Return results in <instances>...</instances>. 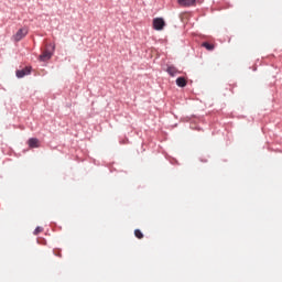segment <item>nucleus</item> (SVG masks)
Instances as JSON below:
<instances>
[{"label": "nucleus", "instance_id": "obj_11", "mask_svg": "<svg viewBox=\"0 0 282 282\" xmlns=\"http://www.w3.org/2000/svg\"><path fill=\"white\" fill-rule=\"evenodd\" d=\"M43 232V227H36L33 235H41Z\"/></svg>", "mask_w": 282, "mask_h": 282}, {"label": "nucleus", "instance_id": "obj_6", "mask_svg": "<svg viewBox=\"0 0 282 282\" xmlns=\"http://www.w3.org/2000/svg\"><path fill=\"white\" fill-rule=\"evenodd\" d=\"M167 74L171 76H177V74H182L175 66H169L166 68Z\"/></svg>", "mask_w": 282, "mask_h": 282}, {"label": "nucleus", "instance_id": "obj_10", "mask_svg": "<svg viewBox=\"0 0 282 282\" xmlns=\"http://www.w3.org/2000/svg\"><path fill=\"white\" fill-rule=\"evenodd\" d=\"M134 236L137 237V239H144V234H142L140 229L134 230Z\"/></svg>", "mask_w": 282, "mask_h": 282}, {"label": "nucleus", "instance_id": "obj_3", "mask_svg": "<svg viewBox=\"0 0 282 282\" xmlns=\"http://www.w3.org/2000/svg\"><path fill=\"white\" fill-rule=\"evenodd\" d=\"M32 72V67L26 66L25 68L21 70H17V77L18 78H23V76L30 75Z\"/></svg>", "mask_w": 282, "mask_h": 282}, {"label": "nucleus", "instance_id": "obj_9", "mask_svg": "<svg viewBox=\"0 0 282 282\" xmlns=\"http://www.w3.org/2000/svg\"><path fill=\"white\" fill-rule=\"evenodd\" d=\"M203 47H206L208 52H213V50H215V45L214 44H210L208 42H204L202 44Z\"/></svg>", "mask_w": 282, "mask_h": 282}, {"label": "nucleus", "instance_id": "obj_8", "mask_svg": "<svg viewBox=\"0 0 282 282\" xmlns=\"http://www.w3.org/2000/svg\"><path fill=\"white\" fill-rule=\"evenodd\" d=\"M29 147H30L31 149H39V139H36V138H31V139L29 140Z\"/></svg>", "mask_w": 282, "mask_h": 282}, {"label": "nucleus", "instance_id": "obj_7", "mask_svg": "<svg viewBox=\"0 0 282 282\" xmlns=\"http://www.w3.org/2000/svg\"><path fill=\"white\" fill-rule=\"evenodd\" d=\"M176 85L177 87H186V85H188V82L185 77H178L176 78Z\"/></svg>", "mask_w": 282, "mask_h": 282}, {"label": "nucleus", "instance_id": "obj_2", "mask_svg": "<svg viewBox=\"0 0 282 282\" xmlns=\"http://www.w3.org/2000/svg\"><path fill=\"white\" fill-rule=\"evenodd\" d=\"M164 25H166V22H164V19L155 18L153 20V28H154V30L162 31V30H164Z\"/></svg>", "mask_w": 282, "mask_h": 282}, {"label": "nucleus", "instance_id": "obj_4", "mask_svg": "<svg viewBox=\"0 0 282 282\" xmlns=\"http://www.w3.org/2000/svg\"><path fill=\"white\" fill-rule=\"evenodd\" d=\"M40 61H42L43 63H45L46 61H50V58H52V52L50 51H44L41 55H40Z\"/></svg>", "mask_w": 282, "mask_h": 282}, {"label": "nucleus", "instance_id": "obj_1", "mask_svg": "<svg viewBox=\"0 0 282 282\" xmlns=\"http://www.w3.org/2000/svg\"><path fill=\"white\" fill-rule=\"evenodd\" d=\"M28 36V28H22L17 31V33L12 36V40L15 41V43H19V41H23Z\"/></svg>", "mask_w": 282, "mask_h": 282}, {"label": "nucleus", "instance_id": "obj_5", "mask_svg": "<svg viewBox=\"0 0 282 282\" xmlns=\"http://www.w3.org/2000/svg\"><path fill=\"white\" fill-rule=\"evenodd\" d=\"M178 4L183 8H191V6H195V0H178Z\"/></svg>", "mask_w": 282, "mask_h": 282}]
</instances>
